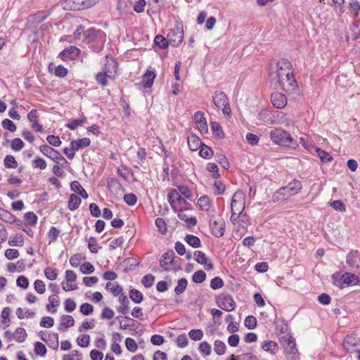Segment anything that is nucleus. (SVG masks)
<instances>
[{
    "instance_id": "nucleus-34",
    "label": "nucleus",
    "mask_w": 360,
    "mask_h": 360,
    "mask_svg": "<svg viewBox=\"0 0 360 360\" xmlns=\"http://www.w3.org/2000/svg\"><path fill=\"white\" fill-rule=\"evenodd\" d=\"M360 29L359 28V24L357 22H355L351 27H350V35H348L347 37V41H349V39H352L353 41L355 40H360Z\"/></svg>"
},
{
    "instance_id": "nucleus-11",
    "label": "nucleus",
    "mask_w": 360,
    "mask_h": 360,
    "mask_svg": "<svg viewBox=\"0 0 360 360\" xmlns=\"http://www.w3.org/2000/svg\"><path fill=\"white\" fill-rule=\"evenodd\" d=\"M280 86L284 91L287 93L292 92L296 91L297 89V84L294 78L293 73L290 74L283 79H281L277 84H275Z\"/></svg>"
},
{
    "instance_id": "nucleus-60",
    "label": "nucleus",
    "mask_w": 360,
    "mask_h": 360,
    "mask_svg": "<svg viewBox=\"0 0 360 360\" xmlns=\"http://www.w3.org/2000/svg\"><path fill=\"white\" fill-rule=\"evenodd\" d=\"M34 352L36 354L44 356L46 353V348L43 343L37 342L34 345Z\"/></svg>"
},
{
    "instance_id": "nucleus-62",
    "label": "nucleus",
    "mask_w": 360,
    "mask_h": 360,
    "mask_svg": "<svg viewBox=\"0 0 360 360\" xmlns=\"http://www.w3.org/2000/svg\"><path fill=\"white\" fill-rule=\"evenodd\" d=\"M1 124L5 129H7L11 132H14L16 130L15 124L9 119H4L2 121Z\"/></svg>"
},
{
    "instance_id": "nucleus-35",
    "label": "nucleus",
    "mask_w": 360,
    "mask_h": 360,
    "mask_svg": "<svg viewBox=\"0 0 360 360\" xmlns=\"http://www.w3.org/2000/svg\"><path fill=\"white\" fill-rule=\"evenodd\" d=\"M198 205L203 211H208L210 208L211 201L206 195L201 196L198 200Z\"/></svg>"
},
{
    "instance_id": "nucleus-64",
    "label": "nucleus",
    "mask_w": 360,
    "mask_h": 360,
    "mask_svg": "<svg viewBox=\"0 0 360 360\" xmlns=\"http://www.w3.org/2000/svg\"><path fill=\"white\" fill-rule=\"evenodd\" d=\"M72 354H65L63 360H82V354L77 350H74Z\"/></svg>"
},
{
    "instance_id": "nucleus-49",
    "label": "nucleus",
    "mask_w": 360,
    "mask_h": 360,
    "mask_svg": "<svg viewBox=\"0 0 360 360\" xmlns=\"http://www.w3.org/2000/svg\"><path fill=\"white\" fill-rule=\"evenodd\" d=\"M16 315L20 319L25 318H32L35 316V312L27 309L25 312L23 311L22 309L19 307L16 309Z\"/></svg>"
},
{
    "instance_id": "nucleus-52",
    "label": "nucleus",
    "mask_w": 360,
    "mask_h": 360,
    "mask_svg": "<svg viewBox=\"0 0 360 360\" xmlns=\"http://www.w3.org/2000/svg\"><path fill=\"white\" fill-rule=\"evenodd\" d=\"M155 44L159 47L164 49L167 47L169 44L167 39L165 38L162 35H158L154 39Z\"/></svg>"
},
{
    "instance_id": "nucleus-48",
    "label": "nucleus",
    "mask_w": 360,
    "mask_h": 360,
    "mask_svg": "<svg viewBox=\"0 0 360 360\" xmlns=\"http://www.w3.org/2000/svg\"><path fill=\"white\" fill-rule=\"evenodd\" d=\"M86 122V117L84 116L82 119L72 120L70 122H69L66 124V127L70 129L75 130L79 126L82 125V124L85 123Z\"/></svg>"
},
{
    "instance_id": "nucleus-2",
    "label": "nucleus",
    "mask_w": 360,
    "mask_h": 360,
    "mask_svg": "<svg viewBox=\"0 0 360 360\" xmlns=\"http://www.w3.org/2000/svg\"><path fill=\"white\" fill-rule=\"evenodd\" d=\"M270 139L273 143L289 148H296L298 146L297 141L294 140L291 134L281 128H276L270 131Z\"/></svg>"
},
{
    "instance_id": "nucleus-32",
    "label": "nucleus",
    "mask_w": 360,
    "mask_h": 360,
    "mask_svg": "<svg viewBox=\"0 0 360 360\" xmlns=\"http://www.w3.org/2000/svg\"><path fill=\"white\" fill-rule=\"evenodd\" d=\"M71 189L83 198L86 199L88 198L86 191L82 188L78 181H74L71 183Z\"/></svg>"
},
{
    "instance_id": "nucleus-18",
    "label": "nucleus",
    "mask_w": 360,
    "mask_h": 360,
    "mask_svg": "<svg viewBox=\"0 0 360 360\" xmlns=\"http://www.w3.org/2000/svg\"><path fill=\"white\" fill-rule=\"evenodd\" d=\"M194 258L198 263L203 264L205 269L212 270L214 269L212 261L202 251H195L194 252Z\"/></svg>"
},
{
    "instance_id": "nucleus-10",
    "label": "nucleus",
    "mask_w": 360,
    "mask_h": 360,
    "mask_svg": "<svg viewBox=\"0 0 360 360\" xmlns=\"http://www.w3.org/2000/svg\"><path fill=\"white\" fill-rule=\"evenodd\" d=\"M295 340L289 337L283 342L285 354L288 360H299V355Z\"/></svg>"
},
{
    "instance_id": "nucleus-47",
    "label": "nucleus",
    "mask_w": 360,
    "mask_h": 360,
    "mask_svg": "<svg viewBox=\"0 0 360 360\" xmlns=\"http://www.w3.org/2000/svg\"><path fill=\"white\" fill-rule=\"evenodd\" d=\"M349 10L353 13L354 18H356L360 11V2L357 0H351L349 2Z\"/></svg>"
},
{
    "instance_id": "nucleus-13",
    "label": "nucleus",
    "mask_w": 360,
    "mask_h": 360,
    "mask_svg": "<svg viewBox=\"0 0 360 360\" xmlns=\"http://www.w3.org/2000/svg\"><path fill=\"white\" fill-rule=\"evenodd\" d=\"M40 151L46 157L51 159L53 161L58 163L59 160L63 161L65 163L67 162L65 158L60 155L57 150L53 149L49 145L44 144L39 147Z\"/></svg>"
},
{
    "instance_id": "nucleus-12",
    "label": "nucleus",
    "mask_w": 360,
    "mask_h": 360,
    "mask_svg": "<svg viewBox=\"0 0 360 360\" xmlns=\"http://www.w3.org/2000/svg\"><path fill=\"white\" fill-rule=\"evenodd\" d=\"M210 225L212 231V233L217 237H221L224 233L225 222L224 220L218 217L213 219V217L210 219Z\"/></svg>"
},
{
    "instance_id": "nucleus-22",
    "label": "nucleus",
    "mask_w": 360,
    "mask_h": 360,
    "mask_svg": "<svg viewBox=\"0 0 360 360\" xmlns=\"http://www.w3.org/2000/svg\"><path fill=\"white\" fill-rule=\"evenodd\" d=\"M108 187L110 191L115 195H121L124 192V188L115 178L108 179Z\"/></svg>"
},
{
    "instance_id": "nucleus-45",
    "label": "nucleus",
    "mask_w": 360,
    "mask_h": 360,
    "mask_svg": "<svg viewBox=\"0 0 360 360\" xmlns=\"http://www.w3.org/2000/svg\"><path fill=\"white\" fill-rule=\"evenodd\" d=\"M210 125L212 131L218 138L222 139L224 137V134L223 132L221 127L219 125V123L216 122H212L210 123Z\"/></svg>"
},
{
    "instance_id": "nucleus-5",
    "label": "nucleus",
    "mask_w": 360,
    "mask_h": 360,
    "mask_svg": "<svg viewBox=\"0 0 360 360\" xmlns=\"http://www.w3.org/2000/svg\"><path fill=\"white\" fill-rule=\"evenodd\" d=\"M117 68V63L113 59L108 60L107 63L105 64L103 72H99L96 75V82L102 86H107L108 79L113 77L112 72H116Z\"/></svg>"
},
{
    "instance_id": "nucleus-26",
    "label": "nucleus",
    "mask_w": 360,
    "mask_h": 360,
    "mask_svg": "<svg viewBox=\"0 0 360 360\" xmlns=\"http://www.w3.org/2000/svg\"><path fill=\"white\" fill-rule=\"evenodd\" d=\"M357 342L354 336L352 335H347L343 341V346L345 349V350L347 352H352L354 351H356L355 347L356 346Z\"/></svg>"
},
{
    "instance_id": "nucleus-33",
    "label": "nucleus",
    "mask_w": 360,
    "mask_h": 360,
    "mask_svg": "<svg viewBox=\"0 0 360 360\" xmlns=\"http://www.w3.org/2000/svg\"><path fill=\"white\" fill-rule=\"evenodd\" d=\"M81 203V199L77 194L72 193L70 195L68 201V208L71 210L77 209Z\"/></svg>"
},
{
    "instance_id": "nucleus-19",
    "label": "nucleus",
    "mask_w": 360,
    "mask_h": 360,
    "mask_svg": "<svg viewBox=\"0 0 360 360\" xmlns=\"http://www.w3.org/2000/svg\"><path fill=\"white\" fill-rule=\"evenodd\" d=\"M194 120L196 127L201 134H206L208 131V127L206 119L203 116V113L198 111L195 113Z\"/></svg>"
},
{
    "instance_id": "nucleus-8",
    "label": "nucleus",
    "mask_w": 360,
    "mask_h": 360,
    "mask_svg": "<svg viewBox=\"0 0 360 360\" xmlns=\"http://www.w3.org/2000/svg\"><path fill=\"white\" fill-rule=\"evenodd\" d=\"M216 302L219 308L226 311H233L236 306L232 296L226 293L217 296Z\"/></svg>"
},
{
    "instance_id": "nucleus-61",
    "label": "nucleus",
    "mask_w": 360,
    "mask_h": 360,
    "mask_svg": "<svg viewBox=\"0 0 360 360\" xmlns=\"http://www.w3.org/2000/svg\"><path fill=\"white\" fill-rule=\"evenodd\" d=\"M224 286V281L220 277H214L211 280L210 287L213 290H217L222 288Z\"/></svg>"
},
{
    "instance_id": "nucleus-24",
    "label": "nucleus",
    "mask_w": 360,
    "mask_h": 360,
    "mask_svg": "<svg viewBox=\"0 0 360 360\" xmlns=\"http://www.w3.org/2000/svg\"><path fill=\"white\" fill-rule=\"evenodd\" d=\"M187 143L189 149L192 151H196L202 145L200 138L195 134H191L187 137Z\"/></svg>"
},
{
    "instance_id": "nucleus-37",
    "label": "nucleus",
    "mask_w": 360,
    "mask_h": 360,
    "mask_svg": "<svg viewBox=\"0 0 360 360\" xmlns=\"http://www.w3.org/2000/svg\"><path fill=\"white\" fill-rule=\"evenodd\" d=\"M184 240L189 245L193 248H196L200 245V240L198 237L193 235H186Z\"/></svg>"
},
{
    "instance_id": "nucleus-53",
    "label": "nucleus",
    "mask_w": 360,
    "mask_h": 360,
    "mask_svg": "<svg viewBox=\"0 0 360 360\" xmlns=\"http://www.w3.org/2000/svg\"><path fill=\"white\" fill-rule=\"evenodd\" d=\"M90 336L89 335H82L77 338V343L82 347H86L89 345Z\"/></svg>"
},
{
    "instance_id": "nucleus-58",
    "label": "nucleus",
    "mask_w": 360,
    "mask_h": 360,
    "mask_svg": "<svg viewBox=\"0 0 360 360\" xmlns=\"http://www.w3.org/2000/svg\"><path fill=\"white\" fill-rule=\"evenodd\" d=\"M44 274L46 277L51 281H54L56 279L58 276V273L56 269H54L51 267H46L44 269Z\"/></svg>"
},
{
    "instance_id": "nucleus-57",
    "label": "nucleus",
    "mask_w": 360,
    "mask_h": 360,
    "mask_svg": "<svg viewBox=\"0 0 360 360\" xmlns=\"http://www.w3.org/2000/svg\"><path fill=\"white\" fill-rule=\"evenodd\" d=\"M244 324L248 329H254L257 326V319L253 316H248L245 319Z\"/></svg>"
},
{
    "instance_id": "nucleus-14",
    "label": "nucleus",
    "mask_w": 360,
    "mask_h": 360,
    "mask_svg": "<svg viewBox=\"0 0 360 360\" xmlns=\"http://www.w3.org/2000/svg\"><path fill=\"white\" fill-rule=\"evenodd\" d=\"M167 200L172 209L180 217V193L176 188H171L167 194Z\"/></svg>"
},
{
    "instance_id": "nucleus-27",
    "label": "nucleus",
    "mask_w": 360,
    "mask_h": 360,
    "mask_svg": "<svg viewBox=\"0 0 360 360\" xmlns=\"http://www.w3.org/2000/svg\"><path fill=\"white\" fill-rule=\"evenodd\" d=\"M156 75L154 72L147 70V72L143 75L141 80V85L143 88H150L153 84L154 79Z\"/></svg>"
},
{
    "instance_id": "nucleus-16",
    "label": "nucleus",
    "mask_w": 360,
    "mask_h": 360,
    "mask_svg": "<svg viewBox=\"0 0 360 360\" xmlns=\"http://www.w3.org/2000/svg\"><path fill=\"white\" fill-rule=\"evenodd\" d=\"M80 50L75 46H70L59 53V57L63 60L75 59L79 54Z\"/></svg>"
},
{
    "instance_id": "nucleus-38",
    "label": "nucleus",
    "mask_w": 360,
    "mask_h": 360,
    "mask_svg": "<svg viewBox=\"0 0 360 360\" xmlns=\"http://www.w3.org/2000/svg\"><path fill=\"white\" fill-rule=\"evenodd\" d=\"M358 257L357 252H349L347 256V264L352 268H358L356 259Z\"/></svg>"
},
{
    "instance_id": "nucleus-29",
    "label": "nucleus",
    "mask_w": 360,
    "mask_h": 360,
    "mask_svg": "<svg viewBox=\"0 0 360 360\" xmlns=\"http://www.w3.org/2000/svg\"><path fill=\"white\" fill-rule=\"evenodd\" d=\"M49 72H53L54 70V75L58 77H64L68 74V69L61 65L56 66L53 63H51L49 65Z\"/></svg>"
},
{
    "instance_id": "nucleus-46",
    "label": "nucleus",
    "mask_w": 360,
    "mask_h": 360,
    "mask_svg": "<svg viewBox=\"0 0 360 360\" xmlns=\"http://www.w3.org/2000/svg\"><path fill=\"white\" fill-rule=\"evenodd\" d=\"M49 304L46 305V309L49 311H51L53 313L56 312V309L51 311V307H56L60 304V300L57 299V297L56 295H50L49 297Z\"/></svg>"
},
{
    "instance_id": "nucleus-1",
    "label": "nucleus",
    "mask_w": 360,
    "mask_h": 360,
    "mask_svg": "<svg viewBox=\"0 0 360 360\" xmlns=\"http://www.w3.org/2000/svg\"><path fill=\"white\" fill-rule=\"evenodd\" d=\"M106 34L101 30L89 29L85 32V41L95 52H100L105 43Z\"/></svg>"
},
{
    "instance_id": "nucleus-56",
    "label": "nucleus",
    "mask_w": 360,
    "mask_h": 360,
    "mask_svg": "<svg viewBox=\"0 0 360 360\" xmlns=\"http://www.w3.org/2000/svg\"><path fill=\"white\" fill-rule=\"evenodd\" d=\"M24 146L23 141L19 138H15L11 141V148L15 151L21 150Z\"/></svg>"
},
{
    "instance_id": "nucleus-63",
    "label": "nucleus",
    "mask_w": 360,
    "mask_h": 360,
    "mask_svg": "<svg viewBox=\"0 0 360 360\" xmlns=\"http://www.w3.org/2000/svg\"><path fill=\"white\" fill-rule=\"evenodd\" d=\"M155 277L151 274L144 276L141 280L142 284L146 288H150L153 285Z\"/></svg>"
},
{
    "instance_id": "nucleus-7",
    "label": "nucleus",
    "mask_w": 360,
    "mask_h": 360,
    "mask_svg": "<svg viewBox=\"0 0 360 360\" xmlns=\"http://www.w3.org/2000/svg\"><path fill=\"white\" fill-rule=\"evenodd\" d=\"M160 264L165 270H176L179 268L178 261L174 259V251L169 250L164 253L160 259Z\"/></svg>"
},
{
    "instance_id": "nucleus-51",
    "label": "nucleus",
    "mask_w": 360,
    "mask_h": 360,
    "mask_svg": "<svg viewBox=\"0 0 360 360\" xmlns=\"http://www.w3.org/2000/svg\"><path fill=\"white\" fill-rule=\"evenodd\" d=\"M193 281L195 283H202L205 278H206V274L202 271L199 270L194 273L193 275Z\"/></svg>"
},
{
    "instance_id": "nucleus-30",
    "label": "nucleus",
    "mask_w": 360,
    "mask_h": 360,
    "mask_svg": "<svg viewBox=\"0 0 360 360\" xmlns=\"http://www.w3.org/2000/svg\"><path fill=\"white\" fill-rule=\"evenodd\" d=\"M119 301L121 303V305L117 308V311L122 314H126L129 309L128 307L129 300L127 297L124 293H122L119 296Z\"/></svg>"
},
{
    "instance_id": "nucleus-36",
    "label": "nucleus",
    "mask_w": 360,
    "mask_h": 360,
    "mask_svg": "<svg viewBox=\"0 0 360 360\" xmlns=\"http://www.w3.org/2000/svg\"><path fill=\"white\" fill-rule=\"evenodd\" d=\"M106 289L110 291L114 296H118L122 294V288L118 284H114L110 282L107 283Z\"/></svg>"
},
{
    "instance_id": "nucleus-9",
    "label": "nucleus",
    "mask_w": 360,
    "mask_h": 360,
    "mask_svg": "<svg viewBox=\"0 0 360 360\" xmlns=\"http://www.w3.org/2000/svg\"><path fill=\"white\" fill-rule=\"evenodd\" d=\"M245 195L242 191H236L231 199V210L241 214L245 209Z\"/></svg>"
},
{
    "instance_id": "nucleus-25",
    "label": "nucleus",
    "mask_w": 360,
    "mask_h": 360,
    "mask_svg": "<svg viewBox=\"0 0 360 360\" xmlns=\"http://www.w3.org/2000/svg\"><path fill=\"white\" fill-rule=\"evenodd\" d=\"M88 7L84 1L81 0H66L64 2V8L70 10H81Z\"/></svg>"
},
{
    "instance_id": "nucleus-21",
    "label": "nucleus",
    "mask_w": 360,
    "mask_h": 360,
    "mask_svg": "<svg viewBox=\"0 0 360 360\" xmlns=\"http://www.w3.org/2000/svg\"><path fill=\"white\" fill-rule=\"evenodd\" d=\"M359 282V278L354 274L345 273L340 280V287L345 288L347 285H355Z\"/></svg>"
},
{
    "instance_id": "nucleus-43",
    "label": "nucleus",
    "mask_w": 360,
    "mask_h": 360,
    "mask_svg": "<svg viewBox=\"0 0 360 360\" xmlns=\"http://www.w3.org/2000/svg\"><path fill=\"white\" fill-rule=\"evenodd\" d=\"M199 149V154L203 158L210 159L213 155V152L212 149L209 146H205L203 143Z\"/></svg>"
},
{
    "instance_id": "nucleus-3",
    "label": "nucleus",
    "mask_w": 360,
    "mask_h": 360,
    "mask_svg": "<svg viewBox=\"0 0 360 360\" xmlns=\"http://www.w3.org/2000/svg\"><path fill=\"white\" fill-rule=\"evenodd\" d=\"M291 63L287 59H281L277 62L275 68H271L269 76L273 84H277L283 77L292 73Z\"/></svg>"
},
{
    "instance_id": "nucleus-40",
    "label": "nucleus",
    "mask_w": 360,
    "mask_h": 360,
    "mask_svg": "<svg viewBox=\"0 0 360 360\" xmlns=\"http://www.w3.org/2000/svg\"><path fill=\"white\" fill-rule=\"evenodd\" d=\"M262 347L264 350L269 352L271 354H275L278 350V345L274 341L265 342Z\"/></svg>"
},
{
    "instance_id": "nucleus-4",
    "label": "nucleus",
    "mask_w": 360,
    "mask_h": 360,
    "mask_svg": "<svg viewBox=\"0 0 360 360\" xmlns=\"http://www.w3.org/2000/svg\"><path fill=\"white\" fill-rule=\"evenodd\" d=\"M302 188L300 181L295 179L290 181L286 186L278 189L273 195V201L279 202L287 200L291 195L299 193Z\"/></svg>"
},
{
    "instance_id": "nucleus-31",
    "label": "nucleus",
    "mask_w": 360,
    "mask_h": 360,
    "mask_svg": "<svg viewBox=\"0 0 360 360\" xmlns=\"http://www.w3.org/2000/svg\"><path fill=\"white\" fill-rule=\"evenodd\" d=\"M75 324V320L70 315H63L60 318V323L58 327L59 330H63V327L70 328Z\"/></svg>"
},
{
    "instance_id": "nucleus-20",
    "label": "nucleus",
    "mask_w": 360,
    "mask_h": 360,
    "mask_svg": "<svg viewBox=\"0 0 360 360\" xmlns=\"http://www.w3.org/2000/svg\"><path fill=\"white\" fill-rule=\"evenodd\" d=\"M271 101L274 107L281 109L286 105L287 98L281 93L275 92L271 95Z\"/></svg>"
},
{
    "instance_id": "nucleus-6",
    "label": "nucleus",
    "mask_w": 360,
    "mask_h": 360,
    "mask_svg": "<svg viewBox=\"0 0 360 360\" xmlns=\"http://www.w3.org/2000/svg\"><path fill=\"white\" fill-rule=\"evenodd\" d=\"M212 98L215 106L219 109H221L224 115H229L231 114V110L229 99L225 93L216 91L214 92Z\"/></svg>"
},
{
    "instance_id": "nucleus-50",
    "label": "nucleus",
    "mask_w": 360,
    "mask_h": 360,
    "mask_svg": "<svg viewBox=\"0 0 360 360\" xmlns=\"http://www.w3.org/2000/svg\"><path fill=\"white\" fill-rule=\"evenodd\" d=\"M214 352L218 355H222L225 353L226 346L224 342H222L221 340H216L214 342Z\"/></svg>"
},
{
    "instance_id": "nucleus-17",
    "label": "nucleus",
    "mask_w": 360,
    "mask_h": 360,
    "mask_svg": "<svg viewBox=\"0 0 360 360\" xmlns=\"http://www.w3.org/2000/svg\"><path fill=\"white\" fill-rule=\"evenodd\" d=\"M41 339L48 343L49 346L53 349H57L58 347V334L56 333H47L42 331L39 332Z\"/></svg>"
},
{
    "instance_id": "nucleus-15",
    "label": "nucleus",
    "mask_w": 360,
    "mask_h": 360,
    "mask_svg": "<svg viewBox=\"0 0 360 360\" xmlns=\"http://www.w3.org/2000/svg\"><path fill=\"white\" fill-rule=\"evenodd\" d=\"M27 335L25 330L20 327L17 328L15 332L6 330L4 333V336L8 341L15 340L18 342H23L25 340Z\"/></svg>"
},
{
    "instance_id": "nucleus-59",
    "label": "nucleus",
    "mask_w": 360,
    "mask_h": 360,
    "mask_svg": "<svg viewBox=\"0 0 360 360\" xmlns=\"http://www.w3.org/2000/svg\"><path fill=\"white\" fill-rule=\"evenodd\" d=\"M344 0H333L334 8L338 15H342L344 11Z\"/></svg>"
},
{
    "instance_id": "nucleus-44",
    "label": "nucleus",
    "mask_w": 360,
    "mask_h": 360,
    "mask_svg": "<svg viewBox=\"0 0 360 360\" xmlns=\"http://www.w3.org/2000/svg\"><path fill=\"white\" fill-rule=\"evenodd\" d=\"M60 233V231L59 229L55 226H52L48 233L49 243L51 244L55 242L58 238Z\"/></svg>"
},
{
    "instance_id": "nucleus-39",
    "label": "nucleus",
    "mask_w": 360,
    "mask_h": 360,
    "mask_svg": "<svg viewBox=\"0 0 360 360\" xmlns=\"http://www.w3.org/2000/svg\"><path fill=\"white\" fill-rule=\"evenodd\" d=\"M130 299L135 303H141L143 300V294L136 289H131L129 292Z\"/></svg>"
},
{
    "instance_id": "nucleus-23",
    "label": "nucleus",
    "mask_w": 360,
    "mask_h": 360,
    "mask_svg": "<svg viewBox=\"0 0 360 360\" xmlns=\"http://www.w3.org/2000/svg\"><path fill=\"white\" fill-rule=\"evenodd\" d=\"M179 29L176 27L174 30H170L167 35L169 44L173 46H178L180 44Z\"/></svg>"
},
{
    "instance_id": "nucleus-42",
    "label": "nucleus",
    "mask_w": 360,
    "mask_h": 360,
    "mask_svg": "<svg viewBox=\"0 0 360 360\" xmlns=\"http://www.w3.org/2000/svg\"><path fill=\"white\" fill-rule=\"evenodd\" d=\"M4 166L6 168L15 169L18 167V162L15 158L11 155H7L4 160Z\"/></svg>"
},
{
    "instance_id": "nucleus-55",
    "label": "nucleus",
    "mask_w": 360,
    "mask_h": 360,
    "mask_svg": "<svg viewBox=\"0 0 360 360\" xmlns=\"http://www.w3.org/2000/svg\"><path fill=\"white\" fill-rule=\"evenodd\" d=\"M37 216L32 212H28L25 214V219L27 223L30 226H34L37 224Z\"/></svg>"
},
{
    "instance_id": "nucleus-28",
    "label": "nucleus",
    "mask_w": 360,
    "mask_h": 360,
    "mask_svg": "<svg viewBox=\"0 0 360 360\" xmlns=\"http://www.w3.org/2000/svg\"><path fill=\"white\" fill-rule=\"evenodd\" d=\"M90 144L91 140L89 138H82L80 139L72 141L70 142V146H72V150H75V151L86 148Z\"/></svg>"
},
{
    "instance_id": "nucleus-54",
    "label": "nucleus",
    "mask_w": 360,
    "mask_h": 360,
    "mask_svg": "<svg viewBox=\"0 0 360 360\" xmlns=\"http://www.w3.org/2000/svg\"><path fill=\"white\" fill-rule=\"evenodd\" d=\"M88 247H89V250L92 253H97L100 248V247L98 246V244L97 243V240L94 237L89 238V242H88Z\"/></svg>"
},
{
    "instance_id": "nucleus-41",
    "label": "nucleus",
    "mask_w": 360,
    "mask_h": 360,
    "mask_svg": "<svg viewBox=\"0 0 360 360\" xmlns=\"http://www.w3.org/2000/svg\"><path fill=\"white\" fill-rule=\"evenodd\" d=\"M316 152L318 156L320 158L321 162H329L333 160V157L328 153L321 150V148H316Z\"/></svg>"
}]
</instances>
